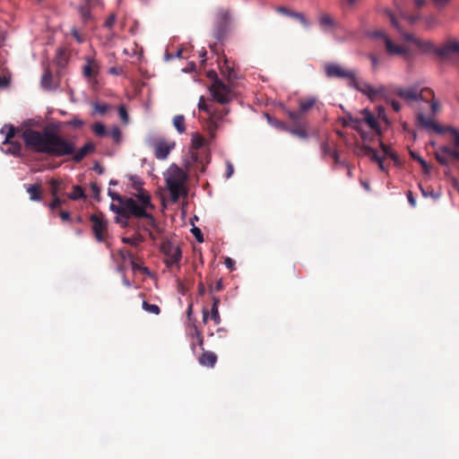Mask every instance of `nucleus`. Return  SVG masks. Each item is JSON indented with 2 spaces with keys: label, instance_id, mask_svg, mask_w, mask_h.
<instances>
[{
  "label": "nucleus",
  "instance_id": "obj_64",
  "mask_svg": "<svg viewBox=\"0 0 459 459\" xmlns=\"http://www.w3.org/2000/svg\"><path fill=\"white\" fill-rule=\"evenodd\" d=\"M74 37L77 39L78 41H81V39L76 31L74 32Z\"/></svg>",
  "mask_w": 459,
  "mask_h": 459
},
{
  "label": "nucleus",
  "instance_id": "obj_45",
  "mask_svg": "<svg viewBox=\"0 0 459 459\" xmlns=\"http://www.w3.org/2000/svg\"><path fill=\"white\" fill-rule=\"evenodd\" d=\"M426 22H427V24H428V27H429V28H431V27H433L434 25H436L437 22L436 18H434V17H429V18H428V19L426 20Z\"/></svg>",
  "mask_w": 459,
  "mask_h": 459
},
{
  "label": "nucleus",
  "instance_id": "obj_61",
  "mask_svg": "<svg viewBox=\"0 0 459 459\" xmlns=\"http://www.w3.org/2000/svg\"><path fill=\"white\" fill-rule=\"evenodd\" d=\"M378 117L385 118L383 115V110L380 108H378Z\"/></svg>",
  "mask_w": 459,
  "mask_h": 459
},
{
  "label": "nucleus",
  "instance_id": "obj_36",
  "mask_svg": "<svg viewBox=\"0 0 459 459\" xmlns=\"http://www.w3.org/2000/svg\"><path fill=\"white\" fill-rule=\"evenodd\" d=\"M123 241L125 243L130 244L132 246H137L140 242V238H124Z\"/></svg>",
  "mask_w": 459,
  "mask_h": 459
},
{
  "label": "nucleus",
  "instance_id": "obj_59",
  "mask_svg": "<svg viewBox=\"0 0 459 459\" xmlns=\"http://www.w3.org/2000/svg\"><path fill=\"white\" fill-rule=\"evenodd\" d=\"M297 17L300 20V22L304 24H306V21L304 19V17L300 14H297Z\"/></svg>",
  "mask_w": 459,
  "mask_h": 459
},
{
  "label": "nucleus",
  "instance_id": "obj_57",
  "mask_svg": "<svg viewBox=\"0 0 459 459\" xmlns=\"http://www.w3.org/2000/svg\"><path fill=\"white\" fill-rule=\"evenodd\" d=\"M345 2L348 5H353L357 0H345Z\"/></svg>",
  "mask_w": 459,
  "mask_h": 459
},
{
  "label": "nucleus",
  "instance_id": "obj_49",
  "mask_svg": "<svg viewBox=\"0 0 459 459\" xmlns=\"http://www.w3.org/2000/svg\"><path fill=\"white\" fill-rule=\"evenodd\" d=\"M225 264L227 265L228 268L232 269L233 268V264H234V261L231 258L228 257L225 260Z\"/></svg>",
  "mask_w": 459,
  "mask_h": 459
},
{
  "label": "nucleus",
  "instance_id": "obj_50",
  "mask_svg": "<svg viewBox=\"0 0 459 459\" xmlns=\"http://www.w3.org/2000/svg\"><path fill=\"white\" fill-rule=\"evenodd\" d=\"M7 83H8V79L5 77L2 78L0 76V87H4L7 85Z\"/></svg>",
  "mask_w": 459,
  "mask_h": 459
},
{
  "label": "nucleus",
  "instance_id": "obj_8",
  "mask_svg": "<svg viewBox=\"0 0 459 459\" xmlns=\"http://www.w3.org/2000/svg\"><path fill=\"white\" fill-rule=\"evenodd\" d=\"M434 155L438 163L444 167L459 168V151L449 145L437 146Z\"/></svg>",
  "mask_w": 459,
  "mask_h": 459
},
{
  "label": "nucleus",
  "instance_id": "obj_44",
  "mask_svg": "<svg viewBox=\"0 0 459 459\" xmlns=\"http://www.w3.org/2000/svg\"><path fill=\"white\" fill-rule=\"evenodd\" d=\"M94 109L96 112L103 114L106 112L107 107L105 105H95Z\"/></svg>",
  "mask_w": 459,
  "mask_h": 459
},
{
  "label": "nucleus",
  "instance_id": "obj_24",
  "mask_svg": "<svg viewBox=\"0 0 459 459\" xmlns=\"http://www.w3.org/2000/svg\"><path fill=\"white\" fill-rule=\"evenodd\" d=\"M379 35L384 37L386 50L388 51V53H390L392 55H399L401 53V48L398 46H394L392 43V41L388 38H386L385 35H383L382 33H379Z\"/></svg>",
  "mask_w": 459,
  "mask_h": 459
},
{
  "label": "nucleus",
  "instance_id": "obj_39",
  "mask_svg": "<svg viewBox=\"0 0 459 459\" xmlns=\"http://www.w3.org/2000/svg\"><path fill=\"white\" fill-rule=\"evenodd\" d=\"M59 185H60L59 181H57L56 179L51 180L52 195H56Z\"/></svg>",
  "mask_w": 459,
  "mask_h": 459
},
{
  "label": "nucleus",
  "instance_id": "obj_38",
  "mask_svg": "<svg viewBox=\"0 0 459 459\" xmlns=\"http://www.w3.org/2000/svg\"><path fill=\"white\" fill-rule=\"evenodd\" d=\"M192 232L194 236L196 238L198 242H203L202 232L198 228H193Z\"/></svg>",
  "mask_w": 459,
  "mask_h": 459
},
{
  "label": "nucleus",
  "instance_id": "obj_54",
  "mask_svg": "<svg viewBox=\"0 0 459 459\" xmlns=\"http://www.w3.org/2000/svg\"><path fill=\"white\" fill-rule=\"evenodd\" d=\"M60 216L63 220L67 221L69 219V213L66 212H62Z\"/></svg>",
  "mask_w": 459,
  "mask_h": 459
},
{
  "label": "nucleus",
  "instance_id": "obj_20",
  "mask_svg": "<svg viewBox=\"0 0 459 459\" xmlns=\"http://www.w3.org/2000/svg\"><path fill=\"white\" fill-rule=\"evenodd\" d=\"M208 143L207 140L199 134H192L191 145L194 149H199Z\"/></svg>",
  "mask_w": 459,
  "mask_h": 459
},
{
  "label": "nucleus",
  "instance_id": "obj_48",
  "mask_svg": "<svg viewBox=\"0 0 459 459\" xmlns=\"http://www.w3.org/2000/svg\"><path fill=\"white\" fill-rule=\"evenodd\" d=\"M292 133L294 134L299 135V137H305L307 135V134L303 130H300V129L293 130Z\"/></svg>",
  "mask_w": 459,
  "mask_h": 459
},
{
  "label": "nucleus",
  "instance_id": "obj_19",
  "mask_svg": "<svg viewBox=\"0 0 459 459\" xmlns=\"http://www.w3.org/2000/svg\"><path fill=\"white\" fill-rule=\"evenodd\" d=\"M26 189L31 201H39L41 199V190L39 186L29 185Z\"/></svg>",
  "mask_w": 459,
  "mask_h": 459
},
{
  "label": "nucleus",
  "instance_id": "obj_13",
  "mask_svg": "<svg viewBox=\"0 0 459 459\" xmlns=\"http://www.w3.org/2000/svg\"><path fill=\"white\" fill-rule=\"evenodd\" d=\"M1 134H6L4 141V145H8L7 149L4 150L6 153L18 154L21 151V145L18 143L11 142V138L15 134V128L13 126H5L1 129Z\"/></svg>",
  "mask_w": 459,
  "mask_h": 459
},
{
  "label": "nucleus",
  "instance_id": "obj_46",
  "mask_svg": "<svg viewBox=\"0 0 459 459\" xmlns=\"http://www.w3.org/2000/svg\"><path fill=\"white\" fill-rule=\"evenodd\" d=\"M69 124L74 126L79 127L83 125V122L78 118H74V120L70 121Z\"/></svg>",
  "mask_w": 459,
  "mask_h": 459
},
{
  "label": "nucleus",
  "instance_id": "obj_5",
  "mask_svg": "<svg viewBox=\"0 0 459 459\" xmlns=\"http://www.w3.org/2000/svg\"><path fill=\"white\" fill-rule=\"evenodd\" d=\"M433 43L421 40L413 34L403 32V60L411 61L417 56L430 53Z\"/></svg>",
  "mask_w": 459,
  "mask_h": 459
},
{
  "label": "nucleus",
  "instance_id": "obj_15",
  "mask_svg": "<svg viewBox=\"0 0 459 459\" xmlns=\"http://www.w3.org/2000/svg\"><path fill=\"white\" fill-rule=\"evenodd\" d=\"M430 53H433L443 58L449 57L454 53L459 54V42L457 40H451L446 42L440 48H436L433 45V49L431 50Z\"/></svg>",
  "mask_w": 459,
  "mask_h": 459
},
{
  "label": "nucleus",
  "instance_id": "obj_22",
  "mask_svg": "<svg viewBox=\"0 0 459 459\" xmlns=\"http://www.w3.org/2000/svg\"><path fill=\"white\" fill-rule=\"evenodd\" d=\"M98 69V65L94 61L90 60L83 67V74L86 77H91L97 74Z\"/></svg>",
  "mask_w": 459,
  "mask_h": 459
},
{
  "label": "nucleus",
  "instance_id": "obj_63",
  "mask_svg": "<svg viewBox=\"0 0 459 459\" xmlns=\"http://www.w3.org/2000/svg\"><path fill=\"white\" fill-rule=\"evenodd\" d=\"M371 61L374 65H377V59L374 56L371 57Z\"/></svg>",
  "mask_w": 459,
  "mask_h": 459
},
{
  "label": "nucleus",
  "instance_id": "obj_11",
  "mask_svg": "<svg viewBox=\"0 0 459 459\" xmlns=\"http://www.w3.org/2000/svg\"><path fill=\"white\" fill-rule=\"evenodd\" d=\"M92 230L99 241H103L108 234V224L100 214H93L91 217Z\"/></svg>",
  "mask_w": 459,
  "mask_h": 459
},
{
  "label": "nucleus",
  "instance_id": "obj_53",
  "mask_svg": "<svg viewBox=\"0 0 459 459\" xmlns=\"http://www.w3.org/2000/svg\"><path fill=\"white\" fill-rule=\"evenodd\" d=\"M392 107L395 110V111H399L400 110V104L396 101H393L392 102Z\"/></svg>",
  "mask_w": 459,
  "mask_h": 459
},
{
  "label": "nucleus",
  "instance_id": "obj_28",
  "mask_svg": "<svg viewBox=\"0 0 459 459\" xmlns=\"http://www.w3.org/2000/svg\"><path fill=\"white\" fill-rule=\"evenodd\" d=\"M92 130L97 135H104L106 134L105 126L100 123L94 124Z\"/></svg>",
  "mask_w": 459,
  "mask_h": 459
},
{
  "label": "nucleus",
  "instance_id": "obj_40",
  "mask_svg": "<svg viewBox=\"0 0 459 459\" xmlns=\"http://www.w3.org/2000/svg\"><path fill=\"white\" fill-rule=\"evenodd\" d=\"M108 195H110V197L112 198V200H116L117 201L119 204H122L124 203L125 200L122 199V197L119 195H117L113 192H111L110 190L108 191Z\"/></svg>",
  "mask_w": 459,
  "mask_h": 459
},
{
  "label": "nucleus",
  "instance_id": "obj_14",
  "mask_svg": "<svg viewBox=\"0 0 459 459\" xmlns=\"http://www.w3.org/2000/svg\"><path fill=\"white\" fill-rule=\"evenodd\" d=\"M174 141H168L160 139L153 144L154 154L157 159L164 160L168 157L169 152L175 148Z\"/></svg>",
  "mask_w": 459,
  "mask_h": 459
},
{
  "label": "nucleus",
  "instance_id": "obj_58",
  "mask_svg": "<svg viewBox=\"0 0 459 459\" xmlns=\"http://www.w3.org/2000/svg\"><path fill=\"white\" fill-rule=\"evenodd\" d=\"M215 129V126H210L209 127V132H210V134H211V138H213L214 137V134L212 133V131Z\"/></svg>",
  "mask_w": 459,
  "mask_h": 459
},
{
  "label": "nucleus",
  "instance_id": "obj_52",
  "mask_svg": "<svg viewBox=\"0 0 459 459\" xmlns=\"http://www.w3.org/2000/svg\"><path fill=\"white\" fill-rule=\"evenodd\" d=\"M390 20L394 27L399 28L398 21L393 15L390 16Z\"/></svg>",
  "mask_w": 459,
  "mask_h": 459
},
{
  "label": "nucleus",
  "instance_id": "obj_4",
  "mask_svg": "<svg viewBox=\"0 0 459 459\" xmlns=\"http://www.w3.org/2000/svg\"><path fill=\"white\" fill-rule=\"evenodd\" d=\"M186 174L176 165H171L164 173L166 186L173 202L186 195Z\"/></svg>",
  "mask_w": 459,
  "mask_h": 459
},
{
  "label": "nucleus",
  "instance_id": "obj_30",
  "mask_svg": "<svg viewBox=\"0 0 459 459\" xmlns=\"http://www.w3.org/2000/svg\"><path fill=\"white\" fill-rule=\"evenodd\" d=\"M50 81H51V74L49 72H45V74L42 76L41 83L43 87L46 89L50 88Z\"/></svg>",
  "mask_w": 459,
  "mask_h": 459
},
{
  "label": "nucleus",
  "instance_id": "obj_10",
  "mask_svg": "<svg viewBox=\"0 0 459 459\" xmlns=\"http://www.w3.org/2000/svg\"><path fill=\"white\" fill-rule=\"evenodd\" d=\"M325 71L330 77H342L350 79V83L352 86L353 79L358 77V74L355 70L345 69L339 65H328L325 67Z\"/></svg>",
  "mask_w": 459,
  "mask_h": 459
},
{
  "label": "nucleus",
  "instance_id": "obj_43",
  "mask_svg": "<svg viewBox=\"0 0 459 459\" xmlns=\"http://www.w3.org/2000/svg\"><path fill=\"white\" fill-rule=\"evenodd\" d=\"M120 134H120V131H119V129H118V128H117V127H116V128L112 129V131H111V135H112V137H113L116 141H118V140H119V138H120Z\"/></svg>",
  "mask_w": 459,
  "mask_h": 459
},
{
  "label": "nucleus",
  "instance_id": "obj_60",
  "mask_svg": "<svg viewBox=\"0 0 459 459\" xmlns=\"http://www.w3.org/2000/svg\"><path fill=\"white\" fill-rule=\"evenodd\" d=\"M448 0H435V2L437 4H443L445 3H446Z\"/></svg>",
  "mask_w": 459,
  "mask_h": 459
},
{
  "label": "nucleus",
  "instance_id": "obj_31",
  "mask_svg": "<svg viewBox=\"0 0 459 459\" xmlns=\"http://www.w3.org/2000/svg\"><path fill=\"white\" fill-rule=\"evenodd\" d=\"M118 115H119V117L121 118V120L125 124H127L129 122L127 111L126 110V108L124 107H119Z\"/></svg>",
  "mask_w": 459,
  "mask_h": 459
},
{
  "label": "nucleus",
  "instance_id": "obj_42",
  "mask_svg": "<svg viewBox=\"0 0 459 459\" xmlns=\"http://www.w3.org/2000/svg\"><path fill=\"white\" fill-rule=\"evenodd\" d=\"M403 20H407L410 23H415L419 20L418 15H404L403 14Z\"/></svg>",
  "mask_w": 459,
  "mask_h": 459
},
{
  "label": "nucleus",
  "instance_id": "obj_34",
  "mask_svg": "<svg viewBox=\"0 0 459 459\" xmlns=\"http://www.w3.org/2000/svg\"><path fill=\"white\" fill-rule=\"evenodd\" d=\"M410 152H411L412 158L414 160H418L420 163V165L422 166L423 169L425 171H428L429 170L428 163L423 159H421L420 156L415 155L411 151Z\"/></svg>",
  "mask_w": 459,
  "mask_h": 459
},
{
  "label": "nucleus",
  "instance_id": "obj_51",
  "mask_svg": "<svg viewBox=\"0 0 459 459\" xmlns=\"http://www.w3.org/2000/svg\"><path fill=\"white\" fill-rule=\"evenodd\" d=\"M115 22V16L111 15L106 22V25L111 26Z\"/></svg>",
  "mask_w": 459,
  "mask_h": 459
},
{
  "label": "nucleus",
  "instance_id": "obj_27",
  "mask_svg": "<svg viewBox=\"0 0 459 459\" xmlns=\"http://www.w3.org/2000/svg\"><path fill=\"white\" fill-rule=\"evenodd\" d=\"M315 104V100L310 98L305 100L300 101V109L302 111H307L308 108H310Z\"/></svg>",
  "mask_w": 459,
  "mask_h": 459
},
{
  "label": "nucleus",
  "instance_id": "obj_2",
  "mask_svg": "<svg viewBox=\"0 0 459 459\" xmlns=\"http://www.w3.org/2000/svg\"><path fill=\"white\" fill-rule=\"evenodd\" d=\"M346 126H350L359 132L364 143L365 154L371 160L378 162L381 169H384L383 160L377 154V152L368 144L371 141L379 135V128L376 118L370 114L368 109H363L359 112V116H349L344 120Z\"/></svg>",
  "mask_w": 459,
  "mask_h": 459
},
{
  "label": "nucleus",
  "instance_id": "obj_9",
  "mask_svg": "<svg viewBox=\"0 0 459 459\" xmlns=\"http://www.w3.org/2000/svg\"><path fill=\"white\" fill-rule=\"evenodd\" d=\"M352 87L366 95L370 100H380L385 95V88L382 85L373 86L361 80L359 76L353 79Z\"/></svg>",
  "mask_w": 459,
  "mask_h": 459
},
{
  "label": "nucleus",
  "instance_id": "obj_62",
  "mask_svg": "<svg viewBox=\"0 0 459 459\" xmlns=\"http://www.w3.org/2000/svg\"><path fill=\"white\" fill-rule=\"evenodd\" d=\"M198 106H199V108H201V109L205 108V105L202 101L199 102Z\"/></svg>",
  "mask_w": 459,
  "mask_h": 459
},
{
  "label": "nucleus",
  "instance_id": "obj_3",
  "mask_svg": "<svg viewBox=\"0 0 459 459\" xmlns=\"http://www.w3.org/2000/svg\"><path fill=\"white\" fill-rule=\"evenodd\" d=\"M153 210L149 194L141 186H135L131 197L126 199L122 205V212L128 215L145 217L147 219V230L156 229V222L150 212Z\"/></svg>",
  "mask_w": 459,
  "mask_h": 459
},
{
  "label": "nucleus",
  "instance_id": "obj_17",
  "mask_svg": "<svg viewBox=\"0 0 459 459\" xmlns=\"http://www.w3.org/2000/svg\"><path fill=\"white\" fill-rule=\"evenodd\" d=\"M110 210L117 214V221L121 223L123 226H126L127 224V212H122V204L117 205L115 204H110Z\"/></svg>",
  "mask_w": 459,
  "mask_h": 459
},
{
  "label": "nucleus",
  "instance_id": "obj_16",
  "mask_svg": "<svg viewBox=\"0 0 459 459\" xmlns=\"http://www.w3.org/2000/svg\"><path fill=\"white\" fill-rule=\"evenodd\" d=\"M162 252L167 255L169 259L170 263H177L181 258V252L179 247L177 245H174L170 242H166L162 245Z\"/></svg>",
  "mask_w": 459,
  "mask_h": 459
},
{
  "label": "nucleus",
  "instance_id": "obj_12",
  "mask_svg": "<svg viewBox=\"0 0 459 459\" xmlns=\"http://www.w3.org/2000/svg\"><path fill=\"white\" fill-rule=\"evenodd\" d=\"M210 90L213 98L219 102H227L231 98L230 89L220 81H215Z\"/></svg>",
  "mask_w": 459,
  "mask_h": 459
},
{
  "label": "nucleus",
  "instance_id": "obj_1",
  "mask_svg": "<svg viewBox=\"0 0 459 459\" xmlns=\"http://www.w3.org/2000/svg\"><path fill=\"white\" fill-rule=\"evenodd\" d=\"M22 137L27 146L39 152L56 156L70 154L74 152V146L72 143L50 133L41 134L30 128L22 132Z\"/></svg>",
  "mask_w": 459,
  "mask_h": 459
},
{
  "label": "nucleus",
  "instance_id": "obj_55",
  "mask_svg": "<svg viewBox=\"0 0 459 459\" xmlns=\"http://www.w3.org/2000/svg\"><path fill=\"white\" fill-rule=\"evenodd\" d=\"M425 0H414V4L417 7H420L424 4Z\"/></svg>",
  "mask_w": 459,
  "mask_h": 459
},
{
  "label": "nucleus",
  "instance_id": "obj_32",
  "mask_svg": "<svg viewBox=\"0 0 459 459\" xmlns=\"http://www.w3.org/2000/svg\"><path fill=\"white\" fill-rule=\"evenodd\" d=\"M320 23L323 25V26H328V27H331L333 25V19L328 16V15H323L321 18H320Z\"/></svg>",
  "mask_w": 459,
  "mask_h": 459
},
{
  "label": "nucleus",
  "instance_id": "obj_35",
  "mask_svg": "<svg viewBox=\"0 0 459 459\" xmlns=\"http://www.w3.org/2000/svg\"><path fill=\"white\" fill-rule=\"evenodd\" d=\"M431 100L430 102V108H431V112L433 115H435L438 110H439V103L436 100H434V99H430L429 101Z\"/></svg>",
  "mask_w": 459,
  "mask_h": 459
},
{
  "label": "nucleus",
  "instance_id": "obj_41",
  "mask_svg": "<svg viewBox=\"0 0 459 459\" xmlns=\"http://www.w3.org/2000/svg\"><path fill=\"white\" fill-rule=\"evenodd\" d=\"M80 13L84 20H88L91 16L89 10L85 7L80 8Z\"/></svg>",
  "mask_w": 459,
  "mask_h": 459
},
{
  "label": "nucleus",
  "instance_id": "obj_47",
  "mask_svg": "<svg viewBox=\"0 0 459 459\" xmlns=\"http://www.w3.org/2000/svg\"><path fill=\"white\" fill-rule=\"evenodd\" d=\"M407 198H408V201L409 203L411 204V206H415L416 204V201L415 199L413 198L412 196V193L411 191H408L407 192Z\"/></svg>",
  "mask_w": 459,
  "mask_h": 459
},
{
  "label": "nucleus",
  "instance_id": "obj_56",
  "mask_svg": "<svg viewBox=\"0 0 459 459\" xmlns=\"http://www.w3.org/2000/svg\"><path fill=\"white\" fill-rule=\"evenodd\" d=\"M233 173V168L230 164L228 165V174L227 177L230 178Z\"/></svg>",
  "mask_w": 459,
  "mask_h": 459
},
{
  "label": "nucleus",
  "instance_id": "obj_37",
  "mask_svg": "<svg viewBox=\"0 0 459 459\" xmlns=\"http://www.w3.org/2000/svg\"><path fill=\"white\" fill-rule=\"evenodd\" d=\"M381 145H382V149H383V152L385 156L391 157L394 160H397V157L394 155V153L392 152V151L389 147H386L384 144H381Z\"/></svg>",
  "mask_w": 459,
  "mask_h": 459
},
{
  "label": "nucleus",
  "instance_id": "obj_7",
  "mask_svg": "<svg viewBox=\"0 0 459 459\" xmlns=\"http://www.w3.org/2000/svg\"><path fill=\"white\" fill-rule=\"evenodd\" d=\"M416 121L420 127L427 132H434L437 134L450 133L454 135V143L459 147V130L450 126H441L432 117H425L420 111L416 113Z\"/></svg>",
  "mask_w": 459,
  "mask_h": 459
},
{
  "label": "nucleus",
  "instance_id": "obj_21",
  "mask_svg": "<svg viewBox=\"0 0 459 459\" xmlns=\"http://www.w3.org/2000/svg\"><path fill=\"white\" fill-rule=\"evenodd\" d=\"M94 149V145L91 143H86L79 152H77L74 157L76 161L83 159L88 153L92 152Z\"/></svg>",
  "mask_w": 459,
  "mask_h": 459
},
{
  "label": "nucleus",
  "instance_id": "obj_18",
  "mask_svg": "<svg viewBox=\"0 0 459 459\" xmlns=\"http://www.w3.org/2000/svg\"><path fill=\"white\" fill-rule=\"evenodd\" d=\"M217 357L213 352H204L203 355L199 358V362L203 366L206 367H213L216 362Z\"/></svg>",
  "mask_w": 459,
  "mask_h": 459
},
{
  "label": "nucleus",
  "instance_id": "obj_29",
  "mask_svg": "<svg viewBox=\"0 0 459 459\" xmlns=\"http://www.w3.org/2000/svg\"><path fill=\"white\" fill-rule=\"evenodd\" d=\"M83 196L82 189L79 186H75L74 191L69 195V198L73 200H77Z\"/></svg>",
  "mask_w": 459,
  "mask_h": 459
},
{
  "label": "nucleus",
  "instance_id": "obj_23",
  "mask_svg": "<svg viewBox=\"0 0 459 459\" xmlns=\"http://www.w3.org/2000/svg\"><path fill=\"white\" fill-rule=\"evenodd\" d=\"M173 126L179 134L184 133L186 131L184 117L182 115L175 116L173 118Z\"/></svg>",
  "mask_w": 459,
  "mask_h": 459
},
{
  "label": "nucleus",
  "instance_id": "obj_26",
  "mask_svg": "<svg viewBox=\"0 0 459 459\" xmlns=\"http://www.w3.org/2000/svg\"><path fill=\"white\" fill-rule=\"evenodd\" d=\"M143 307L145 311L154 315H158L160 313V308L157 305L148 304L146 301H143Z\"/></svg>",
  "mask_w": 459,
  "mask_h": 459
},
{
  "label": "nucleus",
  "instance_id": "obj_25",
  "mask_svg": "<svg viewBox=\"0 0 459 459\" xmlns=\"http://www.w3.org/2000/svg\"><path fill=\"white\" fill-rule=\"evenodd\" d=\"M211 318L214 321L216 325L220 324V316L218 310V300H214L212 311H211Z\"/></svg>",
  "mask_w": 459,
  "mask_h": 459
},
{
  "label": "nucleus",
  "instance_id": "obj_33",
  "mask_svg": "<svg viewBox=\"0 0 459 459\" xmlns=\"http://www.w3.org/2000/svg\"><path fill=\"white\" fill-rule=\"evenodd\" d=\"M63 203L64 201L62 199H60L57 195H54V199L52 203L49 204V208L51 210H55L56 208L59 207Z\"/></svg>",
  "mask_w": 459,
  "mask_h": 459
},
{
  "label": "nucleus",
  "instance_id": "obj_6",
  "mask_svg": "<svg viewBox=\"0 0 459 459\" xmlns=\"http://www.w3.org/2000/svg\"><path fill=\"white\" fill-rule=\"evenodd\" d=\"M435 98L434 91L420 83H414L403 88V105L416 108L420 102H429Z\"/></svg>",
  "mask_w": 459,
  "mask_h": 459
}]
</instances>
